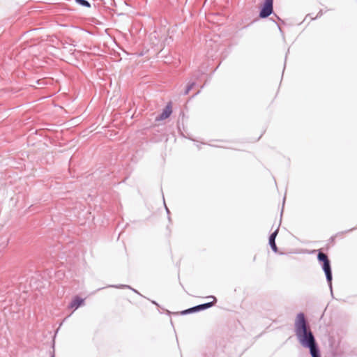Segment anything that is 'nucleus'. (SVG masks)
<instances>
[{
  "label": "nucleus",
  "mask_w": 357,
  "mask_h": 357,
  "mask_svg": "<svg viewBox=\"0 0 357 357\" xmlns=\"http://www.w3.org/2000/svg\"><path fill=\"white\" fill-rule=\"evenodd\" d=\"M317 259L320 262H322V263H324L326 261H329L328 256L325 253H323L321 252H319V254L317 255Z\"/></svg>",
  "instance_id": "obj_7"
},
{
  "label": "nucleus",
  "mask_w": 357,
  "mask_h": 357,
  "mask_svg": "<svg viewBox=\"0 0 357 357\" xmlns=\"http://www.w3.org/2000/svg\"><path fill=\"white\" fill-rule=\"evenodd\" d=\"M195 306H194V307H190V308H189V309H187V310H183V311L182 312V314H190V313H192V312H196V310H195Z\"/></svg>",
  "instance_id": "obj_11"
},
{
  "label": "nucleus",
  "mask_w": 357,
  "mask_h": 357,
  "mask_svg": "<svg viewBox=\"0 0 357 357\" xmlns=\"http://www.w3.org/2000/svg\"><path fill=\"white\" fill-rule=\"evenodd\" d=\"M295 334L299 343L310 350L312 357H321L320 350L305 314L300 312L295 320Z\"/></svg>",
  "instance_id": "obj_1"
},
{
  "label": "nucleus",
  "mask_w": 357,
  "mask_h": 357,
  "mask_svg": "<svg viewBox=\"0 0 357 357\" xmlns=\"http://www.w3.org/2000/svg\"><path fill=\"white\" fill-rule=\"evenodd\" d=\"M269 245L274 252H278V247L275 244V239L269 238Z\"/></svg>",
  "instance_id": "obj_8"
},
{
  "label": "nucleus",
  "mask_w": 357,
  "mask_h": 357,
  "mask_svg": "<svg viewBox=\"0 0 357 357\" xmlns=\"http://www.w3.org/2000/svg\"><path fill=\"white\" fill-rule=\"evenodd\" d=\"M115 287L116 288H121V287H126V288H129V289H131V287L128 285H120V286H115Z\"/></svg>",
  "instance_id": "obj_13"
},
{
  "label": "nucleus",
  "mask_w": 357,
  "mask_h": 357,
  "mask_svg": "<svg viewBox=\"0 0 357 357\" xmlns=\"http://www.w3.org/2000/svg\"><path fill=\"white\" fill-rule=\"evenodd\" d=\"M211 298H212L213 299V301L200 304V305L195 306V310H196V312L204 310H206V309H208V308L212 307L216 302L217 299L213 296H211Z\"/></svg>",
  "instance_id": "obj_5"
},
{
  "label": "nucleus",
  "mask_w": 357,
  "mask_h": 357,
  "mask_svg": "<svg viewBox=\"0 0 357 357\" xmlns=\"http://www.w3.org/2000/svg\"><path fill=\"white\" fill-rule=\"evenodd\" d=\"M273 0H266L260 12L259 17L261 18L268 17L273 13Z\"/></svg>",
  "instance_id": "obj_2"
},
{
  "label": "nucleus",
  "mask_w": 357,
  "mask_h": 357,
  "mask_svg": "<svg viewBox=\"0 0 357 357\" xmlns=\"http://www.w3.org/2000/svg\"><path fill=\"white\" fill-rule=\"evenodd\" d=\"M278 229H277L274 232H273V233L270 235L269 238H274V239H275V238H276V236H277V235H278Z\"/></svg>",
  "instance_id": "obj_12"
},
{
  "label": "nucleus",
  "mask_w": 357,
  "mask_h": 357,
  "mask_svg": "<svg viewBox=\"0 0 357 357\" xmlns=\"http://www.w3.org/2000/svg\"><path fill=\"white\" fill-rule=\"evenodd\" d=\"M172 112V106H171V104L169 103L166 105V107L163 109L162 112L160 115H158V116L155 117V121H162L164 119H167L168 117H169Z\"/></svg>",
  "instance_id": "obj_4"
},
{
  "label": "nucleus",
  "mask_w": 357,
  "mask_h": 357,
  "mask_svg": "<svg viewBox=\"0 0 357 357\" xmlns=\"http://www.w3.org/2000/svg\"><path fill=\"white\" fill-rule=\"evenodd\" d=\"M194 85H195V82H192V83L189 84L186 87V89L184 92V95H187L190 92V91L193 88Z\"/></svg>",
  "instance_id": "obj_10"
},
{
  "label": "nucleus",
  "mask_w": 357,
  "mask_h": 357,
  "mask_svg": "<svg viewBox=\"0 0 357 357\" xmlns=\"http://www.w3.org/2000/svg\"><path fill=\"white\" fill-rule=\"evenodd\" d=\"M84 303V299L79 297L75 296L72 301L69 304V308L76 310L77 309L80 305H82Z\"/></svg>",
  "instance_id": "obj_6"
},
{
  "label": "nucleus",
  "mask_w": 357,
  "mask_h": 357,
  "mask_svg": "<svg viewBox=\"0 0 357 357\" xmlns=\"http://www.w3.org/2000/svg\"><path fill=\"white\" fill-rule=\"evenodd\" d=\"M51 357H55L54 355H52Z\"/></svg>",
  "instance_id": "obj_14"
},
{
  "label": "nucleus",
  "mask_w": 357,
  "mask_h": 357,
  "mask_svg": "<svg viewBox=\"0 0 357 357\" xmlns=\"http://www.w3.org/2000/svg\"><path fill=\"white\" fill-rule=\"evenodd\" d=\"M75 1L82 6L86 8L91 7L90 3L86 0H75Z\"/></svg>",
  "instance_id": "obj_9"
},
{
  "label": "nucleus",
  "mask_w": 357,
  "mask_h": 357,
  "mask_svg": "<svg viewBox=\"0 0 357 357\" xmlns=\"http://www.w3.org/2000/svg\"><path fill=\"white\" fill-rule=\"evenodd\" d=\"M322 268L325 273L326 280L329 284L331 289H332V271L330 261H326L323 263Z\"/></svg>",
  "instance_id": "obj_3"
}]
</instances>
